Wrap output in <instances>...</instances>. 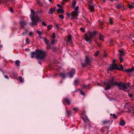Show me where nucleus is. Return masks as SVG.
<instances>
[{
  "instance_id": "44",
  "label": "nucleus",
  "mask_w": 134,
  "mask_h": 134,
  "mask_svg": "<svg viewBox=\"0 0 134 134\" xmlns=\"http://www.w3.org/2000/svg\"><path fill=\"white\" fill-rule=\"evenodd\" d=\"M34 34V33L32 31H31L29 32V35L30 36H32Z\"/></svg>"
},
{
  "instance_id": "23",
  "label": "nucleus",
  "mask_w": 134,
  "mask_h": 134,
  "mask_svg": "<svg viewBox=\"0 0 134 134\" xmlns=\"http://www.w3.org/2000/svg\"><path fill=\"white\" fill-rule=\"evenodd\" d=\"M85 123H86L90 127H91V124L89 119L87 118L86 121H85Z\"/></svg>"
},
{
  "instance_id": "34",
  "label": "nucleus",
  "mask_w": 134,
  "mask_h": 134,
  "mask_svg": "<svg viewBox=\"0 0 134 134\" xmlns=\"http://www.w3.org/2000/svg\"><path fill=\"white\" fill-rule=\"evenodd\" d=\"M119 66H120V68L118 67V70L122 71L123 69V67L122 65L121 64H120L119 65Z\"/></svg>"
},
{
  "instance_id": "14",
  "label": "nucleus",
  "mask_w": 134,
  "mask_h": 134,
  "mask_svg": "<svg viewBox=\"0 0 134 134\" xmlns=\"http://www.w3.org/2000/svg\"><path fill=\"white\" fill-rule=\"evenodd\" d=\"M19 24L21 27L23 28L26 25L27 23L25 20H23L20 21Z\"/></svg>"
},
{
  "instance_id": "53",
  "label": "nucleus",
  "mask_w": 134,
  "mask_h": 134,
  "mask_svg": "<svg viewBox=\"0 0 134 134\" xmlns=\"http://www.w3.org/2000/svg\"><path fill=\"white\" fill-rule=\"evenodd\" d=\"M129 7L130 9H133L134 7H133L132 5L130 4H129Z\"/></svg>"
},
{
  "instance_id": "22",
  "label": "nucleus",
  "mask_w": 134,
  "mask_h": 134,
  "mask_svg": "<svg viewBox=\"0 0 134 134\" xmlns=\"http://www.w3.org/2000/svg\"><path fill=\"white\" fill-rule=\"evenodd\" d=\"M91 86L90 84H88L87 85H83L81 86L83 88H88L89 89L90 88V86Z\"/></svg>"
},
{
  "instance_id": "64",
  "label": "nucleus",
  "mask_w": 134,
  "mask_h": 134,
  "mask_svg": "<svg viewBox=\"0 0 134 134\" xmlns=\"http://www.w3.org/2000/svg\"><path fill=\"white\" fill-rule=\"evenodd\" d=\"M3 47V45H0V49L2 48V47Z\"/></svg>"
},
{
  "instance_id": "19",
  "label": "nucleus",
  "mask_w": 134,
  "mask_h": 134,
  "mask_svg": "<svg viewBox=\"0 0 134 134\" xmlns=\"http://www.w3.org/2000/svg\"><path fill=\"white\" fill-rule=\"evenodd\" d=\"M57 12L58 13L62 14H63L64 13V11L62 8L58 9L57 10Z\"/></svg>"
},
{
  "instance_id": "51",
  "label": "nucleus",
  "mask_w": 134,
  "mask_h": 134,
  "mask_svg": "<svg viewBox=\"0 0 134 134\" xmlns=\"http://www.w3.org/2000/svg\"><path fill=\"white\" fill-rule=\"evenodd\" d=\"M71 102V100L68 99V105H70V104Z\"/></svg>"
},
{
  "instance_id": "4",
  "label": "nucleus",
  "mask_w": 134,
  "mask_h": 134,
  "mask_svg": "<svg viewBox=\"0 0 134 134\" xmlns=\"http://www.w3.org/2000/svg\"><path fill=\"white\" fill-rule=\"evenodd\" d=\"M36 55L35 58L38 60L40 59L44 61L47 55L46 52L43 50H36Z\"/></svg>"
},
{
  "instance_id": "15",
  "label": "nucleus",
  "mask_w": 134,
  "mask_h": 134,
  "mask_svg": "<svg viewBox=\"0 0 134 134\" xmlns=\"http://www.w3.org/2000/svg\"><path fill=\"white\" fill-rule=\"evenodd\" d=\"M134 70V67L133 66L132 68H131L130 69H125L124 71H125L126 72L128 73H130L133 71Z\"/></svg>"
},
{
  "instance_id": "7",
  "label": "nucleus",
  "mask_w": 134,
  "mask_h": 134,
  "mask_svg": "<svg viewBox=\"0 0 134 134\" xmlns=\"http://www.w3.org/2000/svg\"><path fill=\"white\" fill-rule=\"evenodd\" d=\"M78 15V13L75 12H72L70 14L68 13V18H69L70 16L71 17V19H77L76 17Z\"/></svg>"
},
{
  "instance_id": "20",
  "label": "nucleus",
  "mask_w": 134,
  "mask_h": 134,
  "mask_svg": "<svg viewBox=\"0 0 134 134\" xmlns=\"http://www.w3.org/2000/svg\"><path fill=\"white\" fill-rule=\"evenodd\" d=\"M31 55L30 56V57L32 58H33L34 57L35 55H36V52H31Z\"/></svg>"
},
{
  "instance_id": "60",
  "label": "nucleus",
  "mask_w": 134,
  "mask_h": 134,
  "mask_svg": "<svg viewBox=\"0 0 134 134\" xmlns=\"http://www.w3.org/2000/svg\"><path fill=\"white\" fill-rule=\"evenodd\" d=\"M10 11H11L12 12H13L14 11V10L12 8H10Z\"/></svg>"
},
{
  "instance_id": "47",
  "label": "nucleus",
  "mask_w": 134,
  "mask_h": 134,
  "mask_svg": "<svg viewBox=\"0 0 134 134\" xmlns=\"http://www.w3.org/2000/svg\"><path fill=\"white\" fill-rule=\"evenodd\" d=\"M37 33L38 34V35H41L42 34V32L41 31H39V30H37Z\"/></svg>"
},
{
  "instance_id": "55",
  "label": "nucleus",
  "mask_w": 134,
  "mask_h": 134,
  "mask_svg": "<svg viewBox=\"0 0 134 134\" xmlns=\"http://www.w3.org/2000/svg\"><path fill=\"white\" fill-rule=\"evenodd\" d=\"M57 6L59 8H62V6L60 5L59 4H57Z\"/></svg>"
},
{
  "instance_id": "11",
  "label": "nucleus",
  "mask_w": 134,
  "mask_h": 134,
  "mask_svg": "<svg viewBox=\"0 0 134 134\" xmlns=\"http://www.w3.org/2000/svg\"><path fill=\"white\" fill-rule=\"evenodd\" d=\"M75 69H72L70 72L68 74V75L71 78L73 77V75L75 74Z\"/></svg>"
},
{
  "instance_id": "38",
  "label": "nucleus",
  "mask_w": 134,
  "mask_h": 134,
  "mask_svg": "<svg viewBox=\"0 0 134 134\" xmlns=\"http://www.w3.org/2000/svg\"><path fill=\"white\" fill-rule=\"evenodd\" d=\"M79 10V7L77 6L76 7L74 8V10H75V12L78 13V11Z\"/></svg>"
},
{
  "instance_id": "13",
  "label": "nucleus",
  "mask_w": 134,
  "mask_h": 134,
  "mask_svg": "<svg viewBox=\"0 0 134 134\" xmlns=\"http://www.w3.org/2000/svg\"><path fill=\"white\" fill-rule=\"evenodd\" d=\"M124 107L125 108H126L127 109V111L129 112H131V110H130L131 107L130 106V103H127L125 104V105L124 106Z\"/></svg>"
},
{
  "instance_id": "49",
  "label": "nucleus",
  "mask_w": 134,
  "mask_h": 134,
  "mask_svg": "<svg viewBox=\"0 0 134 134\" xmlns=\"http://www.w3.org/2000/svg\"><path fill=\"white\" fill-rule=\"evenodd\" d=\"M52 28V26L50 25H48L47 26V29L48 30H49Z\"/></svg>"
},
{
  "instance_id": "31",
  "label": "nucleus",
  "mask_w": 134,
  "mask_h": 134,
  "mask_svg": "<svg viewBox=\"0 0 134 134\" xmlns=\"http://www.w3.org/2000/svg\"><path fill=\"white\" fill-rule=\"evenodd\" d=\"M119 52L120 53V56H121L124 54V52L122 50H119Z\"/></svg>"
},
{
  "instance_id": "10",
  "label": "nucleus",
  "mask_w": 134,
  "mask_h": 134,
  "mask_svg": "<svg viewBox=\"0 0 134 134\" xmlns=\"http://www.w3.org/2000/svg\"><path fill=\"white\" fill-rule=\"evenodd\" d=\"M69 44L70 46L72 45L73 42L72 39V36L71 35H68V44Z\"/></svg>"
},
{
  "instance_id": "32",
  "label": "nucleus",
  "mask_w": 134,
  "mask_h": 134,
  "mask_svg": "<svg viewBox=\"0 0 134 134\" xmlns=\"http://www.w3.org/2000/svg\"><path fill=\"white\" fill-rule=\"evenodd\" d=\"M79 83V81L77 79L75 80L74 82V84L75 85L78 84Z\"/></svg>"
},
{
  "instance_id": "3",
  "label": "nucleus",
  "mask_w": 134,
  "mask_h": 134,
  "mask_svg": "<svg viewBox=\"0 0 134 134\" xmlns=\"http://www.w3.org/2000/svg\"><path fill=\"white\" fill-rule=\"evenodd\" d=\"M31 12L32 14L30 16L32 22L30 23V24L31 27H32L34 25H37V23L39 21L40 19L37 15H35V13L32 9H31Z\"/></svg>"
},
{
  "instance_id": "46",
  "label": "nucleus",
  "mask_w": 134,
  "mask_h": 134,
  "mask_svg": "<svg viewBox=\"0 0 134 134\" xmlns=\"http://www.w3.org/2000/svg\"><path fill=\"white\" fill-rule=\"evenodd\" d=\"M55 40L54 39H52L51 40V44H54V43Z\"/></svg>"
},
{
  "instance_id": "50",
  "label": "nucleus",
  "mask_w": 134,
  "mask_h": 134,
  "mask_svg": "<svg viewBox=\"0 0 134 134\" xmlns=\"http://www.w3.org/2000/svg\"><path fill=\"white\" fill-rule=\"evenodd\" d=\"M26 41L27 44H29V40L28 38H26Z\"/></svg>"
},
{
  "instance_id": "56",
  "label": "nucleus",
  "mask_w": 134,
  "mask_h": 134,
  "mask_svg": "<svg viewBox=\"0 0 134 134\" xmlns=\"http://www.w3.org/2000/svg\"><path fill=\"white\" fill-rule=\"evenodd\" d=\"M82 119L84 120V122L85 121H86V120L87 119V118H86L85 119L83 117H82Z\"/></svg>"
},
{
  "instance_id": "33",
  "label": "nucleus",
  "mask_w": 134,
  "mask_h": 134,
  "mask_svg": "<svg viewBox=\"0 0 134 134\" xmlns=\"http://www.w3.org/2000/svg\"><path fill=\"white\" fill-rule=\"evenodd\" d=\"M110 116H113V118L115 119H116L117 118V116L115 114H110Z\"/></svg>"
},
{
  "instance_id": "42",
  "label": "nucleus",
  "mask_w": 134,
  "mask_h": 134,
  "mask_svg": "<svg viewBox=\"0 0 134 134\" xmlns=\"http://www.w3.org/2000/svg\"><path fill=\"white\" fill-rule=\"evenodd\" d=\"M51 44H49L48 45H47L48 46L46 47V49L47 50H48L49 48L51 49Z\"/></svg>"
},
{
  "instance_id": "59",
  "label": "nucleus",
  "mask_w": 134,
  "mask_h": 134,
  "mask_svg": "<svg viewBox=\"0 0 134 134\" xmlns=\"http://www.w3.org/2000/svg\"><path fill=\"white\" fill-rule=\"evenodd\" d=\"M63 2H62V5H64V2H66L67 1V0H63Z\"/></svg>"
},
{
  "instance_id": "61",
  "label": "nucleus",
  "mask_w": 134,
  "mask_h": 134,
  "mask_svg": "<svg viewBox=\"0 0 134 134\" xmlns=\"http://www.w3.org/2000/svg\"><path fill=\"white\" fill-rule=\"evenodd\" d=\"M81 94L83 95L84 96H85V93H80Z\"/></svg>"
},
{
  "instance_id": "17",
  "label": "nucleus",
  "mask_w": 134,
  "mask_h": 134,
  "mask_svg": "<svg viewBox=\"0 0 134 134\" xmlns=\"http://www.w3.org/2000/svg\"><path fill=\"white\" fill-rule=\"evenodd\" d=\"M43 40L46 45H47L51 44L49 41L47 39V38H44Z\"/></svg>"
},
{
  "instance_id": "45",
  "label": "nucleus",
  "mask_w": 134,
  "mask_h": 134,
  "mask_svg": "<svg viewBox=\"0 0 134 134\" xmlns=\"http://www.w3.org/2000/svg\"><path fill=\"white\" fill-rule=\"evenodd\" d=\"M59 17L61 19H63L64 18V17L62 15H60L59 16Z\"/></svg>"
},
{
  "instance_id": "29",
  "label": "nucleus",
  "mask_w": 134,
  "mask_h": 134,
  "mask_svg": "<svg viewBox=\"0 0 134 134\" xmlns=\"http://www.w3.org/2000/svg\"><path fill=\"white\" fill-rule=\"evenodd\" d=\"M72 114V113L70 110H68V116H70Z\"/></svg>"
},
{
  "instance_id": "36",
  "label": "nucleus",
  "mask_w": 134,
  "mask_h": 134,
  "mask_svg": "<svg viewBox=\"0 0 134 134\" xmlns=\"http://www.w3.org/2000/svg\"><path fill=\"white\" fill-rule=\"evenodd\" d=\"M60 26V25L58 24H56L55 26V27L57 28V29H59V26Z\"/></svg>"
},
{
  "instance_id": "12",
  "label": "nucleus",
  "mask_w": 134,
  "mask_h": 134,
  "mask_svg": "<svg viewBox=\"0 0 134 134\" xmlns=\"http://www.w3.org/2000/svg\"><path fill=\"white\" fill-rule=\"evenodd\" d=\"M88 9L90 10V12H93L94 11V7L92 4L90 3L89 4Z\"/></svg>"
},
{
  "instance_id": "30",
  "label": "nucleus",
  "mask_w": 134,
  "mask_h": 134,
  "mask_svg": "<svg viewBox=\"0 0 134 134\" xmlns=\"http://www.w3.org/2000/svg\"><path fill=\"white\" fill-rule=\"evenodd\" d=\"M20 82H23L24 81V79L21 76H20L19 77Z\"/></svg>"
},
{
  "instance_id": "48",
  "label": "nucleus",
  "mask_w": 134,
  "mask_h": 134,
  "mask_svg": "<svg viewBox=\"0 0 134 134\" xmlns=\"http://www.w3.org/2000/svg\"><path fill=\"white\" fill-rule=\"evenodd\" d=\"M42 24L43 25L45 26H46L47 25V24L44 21H43L42 22Z\"/></svg>"
},
{
  "instance_id": "58",
  "label": "nucleus",
  "mask_w": 134,
  "mask_h": 134,
  "mask_svg": "<svg viewBox=\"0 0 134 134\" xmlns=\"http://www.w3.org/2000/svg\"><path fill=\"white\" fill-rule=\"evenodd\" d=\"M4 77L5 78H6L7 79H9V77L7 75H5L4 76Z\"/></svg>"
},
{
  "instance_id": "9",
  "label": "nucleus",
  "mask_w": 134,
  "mask_h": 134,
  "mask_svg": "<svg viewBox=\"0 0 134 134\" xmlns=\"http://www.w3.org/2000/svg\"><path fill=\"white\" fill-rule=\"evenodd\" d=\"M57 75H59L60 77L62 79H65L66 78V72H62L58 74H56L55 76H57Z\"/></svg>"
},
{
  "instance_id": "28",
  "label": "nucleus",
  "mask_w": 134,
  "mask_h": 134,
  "mask_svg": "<svg viewBox=\"0 0 134 134\" xmlns=\"http://www.w3.org/2000/svg\"><path fill=\"white\" fill-rule=\"evenodd\" d=\"M110 122V121L109 120H105L103 121H102V123L103 124H106L109 123V122Z\"/></svg>"
},
{
  "instance_id": "37",
  "label": "nucleus",
  "mask_w": 134,
  "mask_h": 134,
  "mask_svg": "<svg viewBox=\"0 0 134 134\" xmlns=\"http://www.w3.org/2000/svg\"><path fill=\"white\" fill-rule=\"evenodd\" d=\"M104 26V25L103 23H102V22H100V23L99 26V27L100 28H103Z\"/></svg>"
},
{
  "instance_id": "52",
  "label": "nucleus",
  "mask_w": 134,
  "mask_h": 134,
  "mask_svg": "<svg viewBox=\"0 0 134 134\" xmlns=\"http://www.w3.org/2000/svg\"><path fill=\"white\" fill-rule=\"evenodd\" d=\"M78 110V108H74L73 109V110L75 111V112H76Z\"/></svg>"
},
{
  "instance_id": "63",
  "label": "nucleus",
  "mask_w": 134,
  "mask_h": 134,
  "mask_svg": "<svg viewBox=\"0 0 134 134\" xmlns=\"http://www.w3.org/2000/svg\"><path fill=\"white\" fill-rule=\"evenodd\" d=\"M27 29H25V32L26 33V32H27Z\"/></svg>"
},
{
  "instance_id": "6",
  "label": "nucleus",
  "mask_w": 134,
  "mask_h": 134,
  "mask_svg": "<svg viewBox=\"0 0 134 134\" xmlns=\"http://www.w3.org/2000/svg\"><path fill=\"white\" fill-rule=\"evenodd\" d=\"M119 83H121L123 85L125 86V87L124 88H123V87H122L123 89H120V90H122L124 91H129V89L130 88V83L129 82H128L127 84L125 83H122V82H119Z\"/></svg>"
},
{
  "instance_id": "8",
  "label": "nucleus",
  "mask_w": 134,
  "mask_h": 134,
  "mask_svg": "<svg viewBox=\"0 0 134 134\" xmlns=\"http://www.w3.org/2000/svg\"><path fill=\"white\" fill-rule=\"evenodd\" d=\"M118 65L114 63L112 65H110L108 68L109 70L111 71L114 70H118Z\"/></svg>"
},
{
  "instance_id": "35",
  "label": "nucleus",
  "mask_w": 134,
  "mask_h": 134,
  "mask_svg": "<svg viewBox=\"0 0 134 134\" xmlns=\"http://www.w3.org/2000/svg\"><path fill=\"white\" fill-rule=\"evenodd\" d=\"M76 1H73L72 4V7L74 8L75 7L76 5Z\"/></svg>"
},
{
  "instance_id": "2",
  "label": "nucleus",
  "mask_w": 134,
  "mask_h": 134,
  "mask_svg": "<svg viewBox=\"0 0 134 134\" xmlns=\"http://www.w3.org/2000/svg\"><path fill=\"white\" fill-rule=\"evenodd\" d=\"M97 33L96 31L93 32H91L90 31H88L87 33H86L84 35V38L85 40L87 42L91 44L92 41V39L94 38Z\"/></svg>"
},
{
  "instance_id": "26",
  "label": "nucleus",
  "mask_w": 134,
  "mask_h": 134,
  "mask_svg": "<svg viewBox=\"0 0 134 134\" xmlns=\"http://www.w3.org/2000/svg\"><path fill=\"white\" fill-rule=\"evenodd\" d=\"M20 61L19 60H17L16 61L15 64L17 66H20Z\"/></svg>"
},
{
  "instance_id": "54",
  "label": "nucleus",
  "mask_w": 134,
  "mask_h": 134,
  "mask_svg": "<svg viewBox=\"0 0 134 134\" xmlns=\"http://www.w3.org/2000/svg\"><path fill=\"white\" fill-rule=\"evenodd\" d=\"M77 92H83L82 91V90H81V89H78L77 91Z\"/></svg>"
},
{
  "instance_id": "57",
  "label": "nucleus",
  "mask_w": 134,
  "mask_h": 134,
  "mask_svg": "<svg viewBox=\"0 0 134 134\" xmlns=\"http://www.w3.org/2000/svg\"><path fill=\"white\" fill-rule=\"evenodd\" d=\"M55 34L54 33L53 34V36H52V38H53V39H54L55 38Z\"/></svg>"
},
{
  "instance_id": "24",
  "label": "nucleus",
  "mask_w": 134,
  "mask_h": 134,
  "mask_svg": "<svg viewBox=\"0 0 134 134\" xmlns=\"http://www.w3.org/2000/svg\"><path fill=\"white\" fill-rule=\"evenodd\" d=\"M115 7L118 9H120L121 8H124L123 5L121 4H118L116 6H115Z\"/></svg>"
},
{
  "instance_id": "18",
  "label": "nucleus",
  "mask_w": 134,
  "mask_h": 134,
  "mask_svg": "<svg viewBox=\"0 0 134 134\" xmlns=\"http://www.w3.org/2000/svg\"><path fill=\"white\" fill-rule=\"evenodd\" d=\"M99 34L100 35L99 37V40L101 41H104V38L103 36L102 35L101 33H100Z\"/></svg>"
},
{
  "instance_id": "25",
  "label": "nucleus",
  "mask_w": 134,
  "mask_h": 134,
  "mask_svg": "<svg viewBox=\"0 0 134 134\" xmlns=\"http://www.w3.org/2000/svg\"><path fill=\"white\" fill-rule=\"evenodd\" d=\"M114 19L113 18H110L109 19V24L111 25H113V24Z\"/></svg>"
},
{
  "instance_id": "16",
  "label": "nucleus",
  "mask_w": 134,
  "mask_h": 134,
  "mask_svg": "<svg viewBox=\"0 0 134 134\" xmlns=\"http://www.w3.org/2000/svg\"><path fill=\"white\" fill-rule=\"evenodd\" d=\"M55 11V9L54 8H52L49 9L48 14H52Z\"/></svg>"
},
{
  "instance_id": "41",
  "label": "nucleus",
  "mask_w": 134,
  "mask_h": 134,
  "mask_svg": "<svg viewBox=\"0 0 134 134\" xmlns=\"http://www.w3.org/2000/svg\"><path fill=\"white\" fill-rule=\"evenodd\" d=\"M119 60L120 61V63H121L123 61V59L121 56H119Z\"/></svg>"
},
{
  "instance_id": "27",
  "label": "nucleus",
  "mask_w": 134,
  "mask_h": 134,
  "mask_svg": "<svg viewBox=\"0 0 134 134\" xmlns=\"http://www.w3.org/2000/svg\"><path fill=\"white\" fill-rule=\"evenodd\" d=\"M12 75L14 79H16L18 76L17 74H16L15 72H12Z\"/></svg>"
},
{
  "instance_id": "43",
  "label": "nucleus",
  "mask_w": 134,
  "mask_h": 134,
  "mask_svg": "<svg viewBox=\"0 0 134 134\" xmlns=\"http://www.w3.org/2000/svg\"><path fill=\"white\" fill-rule=\"evenodd\" d=\"M80 30L83 33H84L85 32V29L84 28L82 27H81Z\"/></svg>"
},
{
  "instance_id": "39",
  "label": "nucleus",
  "mask_w": 134,
  "mask_h": 134,
  "mask_svg": "<svg viewBox=\"0 0 134 134\" xmlns=\"http://www.w3.org/2000/svg\"><path fill=\"white\" fill-rule=\"evenodd\" d=\"M99 54V51H97L95 52V54H94V56H95L96 57H97L98 56Z\"/></svg>"
},
{
  "instance_id": "40",
  "label": "nucleus",
  "mask_w": 134,
  "mask_h": 134,
  "mask_svg": "<svg viewBox=\"0 0 134 134\" xmlns=\"http://www.w3.org/2000/svg\"><path fill=\"white\" fill-rule=\"evenodd\" d=\"M63 104L64 105H65V104L64 102H65L66 103H67V98H64V100H63Z\"/></svg>"
},
{
  "instance_id": "1",
  "label": "nucleus",
  "mask_w": 134,
  "mask_h": 134,
  "mask_svg": "<svg viewBox=\"0 0 134 134\" xmlns=\"http://www.w3.org/2000/svg\"><path fill=\"white\" fill-rule=\"evenodd\" d=\"M117 86L119 89H123L124 88L125 86L123 85L121 83H119L117 82H114V80L113 77L111 78V80H109L108 82H105L104 83V87L105 88V89L108 90L109 89L111 86Z\"/></svg>"
},
{
  "instance_id": "5",
  "label": "nucleus",
  "mask_w": 134,
  "mask_h": 134,
  "mask_svg": "<svg viewBox=\"0 0 134 134\" xmlns=\"http://www.w3.org/2000/svg\"><path fill=\"white\" fill-rule=\"evenodd\" d=\"M91 60L89 57L87 56H86L85 60V63H82L81 65L83 67L85 68L88 65H90L91 64Z\"/></svg>"
},
{
  "instance_id": "21",
  "label": "nucleus",
  "mask_w": 134,
  "mask_h": 134,
  "mask_svg": "<svg viewBox=\"0 0 134 134\" xmlns=\"http://www.w3.org/2000/svg\"><path fill=\"white\" fill-rule=\"evenodd\" d=\"M125 124L126 122L125 121L122 120L120 121L119 125L121 126H124L125 125Z\"/></svg>"
},
{
  "instance_id": "62",
  "label": "nucleus",
  "mask_w": 134,
  "mask_h": 134,
  "mask_svg": "<svg viewBox=\"0 0 134 134\" xmlns=\"http://www.w3.org/2000/svg\"><path fill=\"white\" fill-rule=\"evenodd\" d=\"M41 35H39V37L41 38H42V39H43V38H44L43 37H42L41 36Z\"/></svg>"
}]
</instances>
